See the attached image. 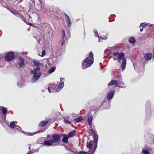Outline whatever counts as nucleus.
I'll return each mask as SVG.
<instances>
[{
    "label": "nucleus",
    "instance_id": "nucleus-48",
    "mask_svg": "<svg viewBox=\"0 0 154 154\" xmlns=\"http://www.w3.org/2000/svg\"><path fill=\"white\" fill-rule=\"evenodd\" d=\"M152 24H151V25H149V26H152Z\"/></svg>",
    "mask_w": 154,
    "mask_h": 154
},
{
    "label": "nucleus",
    "instance_id": "nucleus-14",
    "mask_svg": "<svg viewBox=\"0 0 154 154\" xmlns=\"http://www.w3.org/2000/svg\"><path fill=\"white\" fill-rule=\"evenodd\" d=\"M152 57V54L149 53H146L144 56L145 59L147 60H150Z\"/></svg>",
    "mask_w": 154,
    "mask_h": 154
},
{
    "label": "nucleus",
    "instance_id": "nucleus-22",
    "mask_svg": "<svg viewBox=\"0 0 154 154\" xmlns=\"http://www.w3.org/2000/svg\"><path fill=\"white\" fill-rule=\"evenodd\" d=\"M48 122V121H42L40 122L39 125L40 126L44 127L45 126Z\"/></svg>",
    "mask_w": 154,
    "mask_h": 154
},
{
    "label": "nucleus",
    "instance_id": "nucleus-18",
    "mask_svg": "<svg viewBox=\"0 0 154 154\" xmlns=\"http://www.w3.org/2000/svg\"><path fill=\"white\" fill-rule=\"evenodd\" d=\"M64 137L62 139V141L64 143H67L68 141V139L69 138L67 135H63Z\"/></svg>",
    "mask_w": 154,
    "mask_h": 154
},
{
    "label": "nucleus",
    "instance_id": "nucleus-27",
    "mask_svg": "<svg viewBox=\"0 0 154 154\" xmlns=\"http://www.w3.org/2000/svg\"><path fill=\"white\" fill-rule=\"evenodd\" d=\"M149 24L146 23H141L140 25V26L142 27H146Z\"/></svg>",
    "mask_w": 154,
    "mask_h": 154
},
{
    "label": "nucleus",
    "instance_id": "nucleus-17",
    "mask_svg": "<svg viewBox=\"0 0 154 154\" xmlns=\"http://www.w3.org/2000/svg\"><path fill=\"white\" fill-rule=\"evenodd\" d=\"M17 122L16 121L11 122L10 124V127L12 129H13L16 126V124H17Z\"/></svg>",
    "mask_w": 154,
    "mask_h": 154
},
{
    "label": "nucleus",
    "instance_id": "nucleus-45",
    "mask_svg": "<svg viewBox=\"0 0 154 154\" xmlns=\"http://www.w3.org/2000/svg\"><path fill=\"white\" fill-rule=\"evenodd\" d=\"M30 148H30V146H29V150H30Z\"/></svg>",
    "mask_w": 154,
    "mask_h": 154
},
{
    "label": "nucleus",
    "instance_id": "nucleus-19",
    "mask_svg": "<svg viewBox=\"0 0 154 154\" xmlns=\"http://www.w3.org/2000/svg\"><path fill=\"white\" fill-rule=\"evenodd\" d=\"M75 131L74 130H73L69 133L68 136L69 137H74L75 135Z\"/></svg>",
    "mask_w": 154,
    "mask_h": 154
},
{
    "label": "nucleus",
    "instance_id": "nucleus-7",
    "mask_svg": "<svg viewBox=\"0 0 154 154\" xmlns=\"http://www.w3.org/2000/svg\"><path fill=\"white\" fill-rule=\"evenodd\" d=\"M151 148L149 146H145L142 149L141 154H150Z\"/></svg>",
    "mask_w": 154,
    "mask_h": 154
},
{
    "label": "nucleus",
    "instance_id": "nucleus-16",
    "mask_svg": "<svg viewBox=\"0 0 154 154\" xmlns=\"http://www.w3.org/2000/svg\"><path fill=\"white\" fill-rule=\"evenodd\" d=\"M14 130L15 131H21V132L26 134V133L23 131H22L21 130V128L20 127H19V126H17V125H16L15 126V127L14 128Z\"/></svg>",
    "mask_w": 154,
    "mask_h": 154
},
{
    "label": "nucleus",
    "instance_id": "nucleus-11",
    "mask_svg": "<svg viewBox=\"0 0 154 154\" xmlns=\"http://www.w3.org/2000/svg\"><path fill=\"white\" fill-rule=\"evenodd\" d=\"M114 90H112L108 93L107 97L109 100L112 99L114 95Z\"/></svg>",
    "mask_w": 154,
    "mask_h": 154
},
{
    "label": "nucleus",
    "instance_id": "nucleus-31",
    "mask_svg": "<svg viewBox=\"0 0 154 154\" xmlns=\"http://www.w3.org/2000/svg\"><path fill=\"white\" fill-rule=\"evenodd\" d=\"M94 32L95 34V36L96 37H97L98 38H100V37L99 36L97 32V31H94Z\"/></svg>",
    "mask_w": 154,
    "mask_h": 154
},
{
    "label": "nucleus",
    "instance_id": "nucleus-2",
    "mask_svg": "<svg viewBox=\"0 0 154 154\" xmlns=\"http://www.w3.org/2000/svg\"><path fill=\"white\" fill-rule=\"evenodd\" d=\"M93 63V54L91 52H90L89 53L88 56L83 60L82 62V69H85L91 66Z\"/></svg>",
    "mask_w": 154,
    "mask_h": 154
},
{
    "label": "nucleus",
    "instance_id": "nucleus-32",
    "mask_svg": "<svg viewBox=\"0 0 154 154\" xmlns=\"http://www.w3.org/2000/svg\"><path fill=\"white\" fill-rule=\"evenodd\" d=\"M64 122L66 124H70L71 123V122L70 121H69L66 119L64 120Z\"/></svg>",
    "mask_w": 154,
    "mask_h": 154
},
{
    "label": "nucleus",
    "instance_id": "nucleus-15",
    "mask_svg": "<svg viewBox=\"0 0 154 154\" xmlns=\"http://www.w3.org/2000/svg\"><path fill=\"white\" fill-rule=\"evenodd\" d=\"M33 62L34 66L37 67H39L42 65V63L40 62V61L36 60H33Z\"/></svg>",
    "mask_w": 154,
    "mask_h": 154
},
{
    "label": "nucleus",
    "instance_id": "nucleus-23",
    "mask_svg": "<svg viewBox=\"0 0 154 154\" xmlns=\"http://www.w3.org/2000/svg\"><path fill=\"white\" fill-rule=\"evenodd\" d=\"M1 110L3 114L4 115H6L7 112V109L5 107H2Z\"/></svg>",
    "mask_w": 154,
    "mask_h": 154
},
{
    "label": "nucleus",
    "instance_id": "nucleus-13",
    "mask_svg": "<svg viewBox=\"0 0 154 154\" xmlns=\"http://www.w3.org/2000/svg\"><path fill=\"white\" fill-rule=\"evenodd\" d=\"M0 3L3 7L6 8L8 5V0H0Z\"/></svg>",
    "mask_w": 154,
    "mask_h": 154
},
{
    "label": "nucleus",
    "instance_id": "nucleus-35",
    "mask_svg": "<svg viewBox=\"0 0 154 154\" xmlns=\"http://www.w3.org/2000/svg\"><path fill=\"white\" fill-rule=\"evenodd\" d=\"M119 83H120V85H121V86H122V85H124V84H124V83L123 82H122V81H120V82H119ZM120 85V86H121V85ZM123 87H125V86L123 87Z\"/></svg>",
    "mask_w": 154,
    "mask_h": 154
},
{
    "label": "nucleus",
    "instance_id": "nucleus-40",
    "mask_svg": "<svg viewBox=\"0 0 154 154\" xmlns=\"http://www.w3.org/2000/svg\"><path fill=\"white\" fill-rule=\"evenodd\" d=\"M49 31H51V33H52L53 32V30H52V29L51 28H50V29H49Z\"/></svg>",
    "mask_w": 154,
    "mask_h": 154
},
{
    "label": "nucleus",
    "instance_id": "nucleus-49",
    "mask_svg": "<svg viewBox=\"0 0 154 154\" xmlns=\"http://www.w3.org/2000/svg\"><path fill=\"white\" fill-rule=\"evenodd\" d=\"M102 38L103 39L104 38Z\"/></svg>",
    "mask_w": 154,
    "mask_h": 154
},
{
    "label": "nucleus",
    "instance_id": "nucleus-12",
    "mask_svg": "<svg viewBox=\"0 0 154 154\" xmlns=\"http://www.w3.org/2000/svg\"><path fill=\"white\" fill-rule=\"evenodd\" d=\"M18 63L19 66L20 68H22L25 65V63L23 58L21 57L19 58V60Z\"/></svg>",
    "mask_w": 154,
    "mask_h": 154
},
{
    "label": "nucleus",
    "instance_id": "nucleus-30",
    "mask_svg": "<svg viewBox=\"0 0 154 154\" xmlns=\"http://www.w3.org/2000/svg\"><path fill=\"white\" fill-rule=\"evenodd\" d=\"M128 41L130 43L133 44L136 41L135 39H129Z\"/></svg>",
    "mask_w": 154,
    "mask_h": 154
},
{
    "label": "nucleus",
    "instance_id": "nucleus-37",
    "mask_svg": "<svg viewBox=\"0 0 154 154\" xmlns=\"http://www.w3.org/2000/svg\"><path fill=\"white\" fill-rule=\"evenodd\" d=\"M65 42V40L64 39H63L62 41V42L61 43V45H62Z\"/></svg>",
    "mask_w": 154,
    "mask_h": 154
},
{
    "label": "nucleus",
    "instance_id": "nucleus-26",
    "mask_svg": "<svg viewBox=\"0 0 154 154\" xmlns=\"http://www.w3.org/2000/svg\"><path fill=\"white\" fill-rule=\"evenodd\" d=\"M45 39H39L38 41V43L42 45L44 44L45 43Z\"/></svg>",
    "mask_w": 154,
    "mask_h": 154
},
{
    "label": "nucleus",
    "instance_id": "nucleus-4",
    "mask_svg": "<svg viewBox=\"0 0 154 154\" xmlns=\"http://www.w3.org/2000/svg\"><path fill=\"white\" fill-rule=\"evenodd\" d=\"M97 146V142L90 141L87 143V148L89 149V152L93 154L95 151Z\"/></svg>",
    "mask_w": 154,
    "mask_h": 154
},
{
    "label": "nucleus",
    "instance_id": "nucleus-47",
    "mask_svg": "<svg viewBox=\"0 0 154 154\" xmlns=\"http://www.w3.org/2000/svg\"><path fill=\"white\" fill-rule=\"evenodd\" d=\"M47 137H49V135H48H48H47Z\"/></svg>",
    "mask_w": 154,
    "mask_h": 154
},
{
    "label": "nucleus",
    "instance_id": "nucleus-6",
    "mask_svg": "<svg viewBox=\"0 0 154 154\" xmlns=\"http://www.w3.org/2000/svg\"><path fill=\"white\" fill-rule=\"evenodd\" d=\"M15 59L14 53L11 51L7 53L5 57V60L7 62H9L14 60Z\"/></svg>",
    "mask_w": 154,
    "mask_h": 154
},
{
    "label": "nucleus",
    "instance_id": "nucleus-28",
    "mask_svg": "<svg viewBox=\"0 0 154 154\" xmlns=\"http://www.w3.org/2000/svg\"><path fill=\"white\" fill-rule=\"evenodd\" d=\"M14 15L16 16H17V15H20L21 17V18L23 20L24 22L26 23L25 21V18L22 15H20L18 13H15L14 14Z\"/></svg>",
    "mask_w": 154,
    "mask_h": 154
},
{
    "label": "nucleus",
    "instance_id": "nucleus-10",
    "mask_svg": "<svg viewBox=\"0 0 154 154\" xmlns=\"http://www.w3.org/2000/svg\"><path fill=\"white\" fill-rule=\"evenodd\" d=\"M66 18H65V21L66 23L67 24L68 26L69 27H70L72 23L71 20L69 17L66 14H65Z\"/></svg>",
    "mask_w": 154,
    "mask_h": 154
},
{
    "label": "nucleus",
    "instance_id": "nucleus-24",
    "mask_svg": "<svg viewBox=\"0 0 154 154\" xmlns=\"http://www.w3.org/2000/svg\"><path fill=\"white\" fill-rule=\"evenodd\" d=\"M56 69V67H53L50 68L48 70V72L49 74H51Z\"/></svg>",
    "mask_w": 154,
    "mask_h": 154
},
{
    "label": "nucleus",
    "instance_id": "nucleus-39",
    "mask_svg": "<svg viewBox=\"0 0 154 154\" xmlns=\"http://www.w3.org/2000/svg\"><path fill=\"white\" fill-rule=\"evenodd\" d=\"M27 134H28V135H33V134L32 133H29V134H28V133H27Z\"/></svg>",
    "mask_w": 154,
    "mask_h": 154
},
{
    "label": "nucleus",
    "instance_id": "nucleus-5",
    "mask_svg": "<svg viewBox=\"0 0 154 154\" xmlns=\"http://www.w3.org/2000/svg\"><path fill=\"white\" fill-rule=\"evenodd\" d=\"M124 54L123 53H119L117 57L119 60L118 62L120 63L121 61L120 60L123 58L122 61L121 65V69L122 71H123L126 67V60L125 58H123Z\"/></svg>",
    "mask_w": 154,
    "mask_h": 154
},
{
    "label": "nucleus",
    "instance_id": "nucleus-25",
    "mask_svg": "<svg viewBox=\"0 0 154 154\" xmlns=\"http://www.w3.org/2000/svg\"><path fill=\"white\" fill-rule=\"evenodd\" d=\"M93 119V117L91 116H90L89 117L88 119V124L90 125H91V122Z\"/></svg>",
    "mask_w": 154,
    "mask_h": 154
},
{
    "label": "nucleus",
    "instance_id": "nucleus-46",
    "mask_svg": "<svg viewBox=\"0 0 154 154\" xmlns=\"http://www.w3.org/2000/svg\"><path fill=\"white\" fill-rule=\"evenodd\" d=\"M100 39H99V41H98V42H100Z\"/></svg>",
    "mask_w": 154,
    "mask_h": 154
},
{
    "label": "nucleus",
    "instance_id": "nucleus-21",
    "mask_svg": "<svg viewBox=\"0 0 154 154\" xmlns=\"http://www.w3.org/2000/svg\"><path fill=\"white\" fill-rule=\"evenodd\" d=\"M83 119V117L80 116L79 117L75 118L74 119V120L77 122H79L81 121Z\"/></svg>",
    "mask_w": 154,
    "mask_h": 154
},
{
    "label": "nucleus",
    "instance_id": "nucleus-1",
    "mask_svg": "<svg viewBox=\"0 0 154 154\" xmlns=\"http://www.w3.org/2000/svg\"><path fill=\"white\" fill-rule=\"evenodd\" d=\"M52 139L45 141L43 144L47 146H56L60 142V136L58 134H54L52 137Z\"/></svg>",
    "mask_w": 154,
    "mask_h": 154
},
{
    "label": "nucleus",
    "instance_id": "nucleus-34",
    "mask_svg": "<svg viewBox=\"0 0 154 154\" xmlns=\"http://www.w3.org/2000/svg\"><path fill=\"white\" fill-rule=\"evenodd\" d=\"M62 32L63 35L62 36V37L63 38L65 37V32L64 30H62Z\"/></svg>",
    "mask_w": 154,
    "mask_h": 154
},
{
    "label": "nucleus",
    "instance_id": "nucleus-29",
    "mask_svg": "<svg viewBox=\"0 0 154 154\" xmlns=\"http://www.w3.org/2000/svg\"><path fill=\"white\" fill-rule=\"evenodd\" d=\"M46 52L45 50H43L41 54H40V53H38V55L41 57H43L45 54Z\"/></svg>",
    "mask_w": 154,
    "mask_h": 154
},
{
    "label": "nucleus",
    "instance_id": "nucleus-41",
    "mask_svg": "<svg viewBox=\"0 0 154 154\" xmlns=\"http://www.w3.org/2000/svg\"><path fill=\"white\" fill-rule=\"evenodd\" d=\"M143 29H140V31L141 32H142L143 31Z\"/></svg>",
    "mask_w": 154,
    "mask_h": 154
},
{
    "label": "nucleus",
    "instance_id": "nucleus-8",
    "mask_svg": "<svg viewBox=\"0 0 154 154\" xmlns=\"http://www.w3.org/2000/svg\"><path fill=\"white\" fill-rule=\"evenodd\" d=\"M112 85H115L116 87H118L119 88L123 87L122 86L118 85V82L116 80H113L110 82L108 84L109 86Z\"/></svg>",
    "mask_w": 154,
    "mask_h": 154
},
{
    "label": "nucleus",
    "instance_id": "nucleus-44",
    "mask_svg": "<svg viewBox=\"0 0 154 154\" xmlns=\"http://www.w3.org/2000/svg\"><path fill=\"white\" fill-rule=\"evenodd\" d=\"M129 38H134L133 37H131Z\"/></svg>",
    "mask_w": 154,
    "mask_h": 154
},
{
    "label": "nucleus",
    "instance_id": "nucleus-43",
    "mask_svg": "<svg viewBox=\"0 0 154 154\" xmlns=\"http://www.w3.org/2000/svg\"><path fill=\"white\" fill-rule=\"evenodd\" d=\"M28 24H29V25H32V24L31 23H28Z\"/></svg>",
    "mask_w": 154,
    "mask_h": 154
},
{
    "label": "nucleus",
    "instance_id": "nucleus-38",
    "mask_svg": "<svg viewBox=\"0 0 154 154\" xmlns=\"http://www.w3.org/2000/svg\"><path fill=\"white\" fill-rule=\"evenodd\" d=\"M153 59H154V48L153 49Z\"/></svg>",
    "mask_w": 154,
    "mask_h": 154
},
{
    "label": "nucleus",
    "instance_id": "nucleus-33",
    "mask_svg": "<svg viewBox=\"0 0 154 154\" xmlns=\"http://www.w3.org/2000/svg\"><path fill=\"white\" fill-rule=\"evenodd\" d=\"M48 90L49 93H51L54 91L51 88L49 87L48 88Z\"/></svg>",
    "mask_w": 154,
    "mask_h": 154
},
{
    "label": "nucleus",
    "instance_id": "nucleus-9",
    "mask_svg": "<svg viewBox=\"0 0 154 154\" xmlns=\"http://www.w3.org/2000/svg\"><path fill=\"white\" fill-rule=\"evenodd\" d=\"M64 78H61L60 79V81L58 85V88L56 89V91L58 92L60 91L61 89L62 88L64 85V82H62V80H63Z\"/></svg>",
    "mask_w": 154,
    "mask_h": 154
},
{
    "label": "nucleus",
    "instance_id": "nucleus-42",
    "mask_svg": "<svg viewBox=\"0 0 154 154\" xmlns=\"http://www.w3.org/2000/svg\"><path fill=\"white\" fill-rule=\"evenodd\" d=\"M106 103H103L102 104V105L103 106H104L105 104H106Z\"/></svg>",
    "mask_w": 154,
    "mask_h": 154
},
{
    "label": "nucleus",
    "instance_id": "nucleus-20",
    "mask_svg": "<svg viewBox=\"0 0 154 154\" xmlns=\"http://www.w3.org/2000/svg\"><path fill=\"white\" fill-rule=\"evenodd\" d=\"M24 82L23 80H19L18 81L17 85L19 87H21L23 86Z\"/></svg>",
    "mask_w": 154,
    "mask_h": 154
},
{
    "label": "nucleus",
    "instance_id": "nucleus-36",
    "mask_svg": "<svg viewBox=\"0 0 154 154\" xmlns=\"http://www.w3.org/2000/svg\"><path fill=\"white\" fill-rule=\"evenodd\" d=\"M119 53L117 52H114L113 53V55L115 56H118Z\"/></svg>",
    "mask_w": 154,
    "mask_h": 154
},
{
    "label": "nucleus",
    "instance_id": "nucleus-3",
    "mask_svg": "<svg viewBox=\"0 0 154 154\" xmlns=\"http://www.w3.org/2000/svg\"><path fill=\"white\" fill-rule=\"evenodd\" d=\"M30 72L33 75V77L31 80V82L33 83L35 82L41 76L40 69L39 67H37L35 69L31 70Z\"/></svg>",
    "mask_w": 154,
    "mask_h": 154
}]
</instances>
